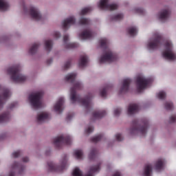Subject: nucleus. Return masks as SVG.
<instances>
[{"instance_id":"obj_1","label":"nucleus","mask_w":176,"mask_h":176,"mask_svg":"<svg viewBox=\"0 0 176 176\" xmlns=\"http://www.w3.org/2000/svg\"><path fill=\"white\" fill-rule=\"evenodd\" d=\"M76 73H70L65 77V81L70 82L73 85L70 89V100L72 103L78 102L82 104L87 110H89L91 105L92 95L89 94L84 99H82L79 95H76V90H80L82 88V83L80 81H76Z\"/></svg>"},{"instance_id":"obj_2","label":"nucleus","mask_w":176,"mask_h":176,"mask_svg":"<svg viewBox=\"0 0 176 176\" xmlns=\"http://www.w3.org/2000/svg\"><path fill=\"white\" fill-rule=\"evenodd\" d=\"M99 43L102 48H104L106 50V52L100 58L99 63L102 64L104 63H112L116 61L118 59L117 54L107 47L108 39L102 38L100 40Z\"/></svg>"},{"instance_id":"obj_3","label":"nucleus","mask_w":176,"mask_h":176,"mask_svg":"<svg viewBox=\"0 0 176 176\" xmlns=\"http://www.w3.org/2000/svg\"><path fill=\"white\" fill-rule=\"evenodd\" d=\"M148 127V121L144 119L141 121L135 120L132 122V126L130 129L131 134H141L142 136L146 135Z\"/></svg>"},{"instance_id":"obj_4","label":"nucleus","mask_w":176,"mask_h":176,"mask_svg":"<svg viewBox=\"0 0 176 176\" xmlns=\"http://www.w3.org/2000/svg\"><path fill=\"white\" fill-rule=\"evenodd\" d=\"M20 72V65H14L8 69V74L11 76V80L18 83L23 82L27 79V77L21 74Z\"/></svg>"},{"instance_id":"obj_5","label":"nucleus","mask_w":176,"mask_h":176,"mask_svg":"<svg viewBox=\"0 0 176 176\" xmlns=\"http://www.w3.org/2000/svg\"><path fill=\"white\" fill-rule=\"evenodd\" d=\"M43 96V92H42V91H38V92H35L34 94H30V95H29V101L33 108L38 109L42 107L41 99Z\"/></svg>"},{"instance_id":"obj_6","label":"nucleus","mask_w":176,"mask_h":176,"mask_svg":"<svg viewBox=\"0 0 176 176\" xmlns=\"http://www.w3.org/2000/svg\"><path fill=\"white\" fill-rule=\"evenodd\" d=\"M165 51L163 52V57L169 60H176V54L173 50V45L170 41H167L165 43Z\"/></svg>"},{"instance_id":"obj_7","label":"nucleus","mask_w":176,"mask_h":176,"mask_svg":"<svg viewBox=\"0 0 176 176\" xmlns=\"http://www.w3.org/2000/svg\"><path fill=\"white\" fill-rule=\"evenodd\" d=\"M164 38L162 36L158 33L154 34V38L148 42L147 47L148 50H154L157 49L163 43Z\"/></svg>"},{"instance_id":"obj_8","label":"nucleus","mask_w":176,"mask_h":176,"mask_svg":"<svg viewBox=\"0 0 176 176\" xmlns=\"http://www.w3.org/2000/svg\"><path fill=\"white\" fill-rule=\"evenodd\" d=\"M71 145L72 138L69 136H60L54 139V145L56 148H61L63 145Z\"/></svg>"},{"instance_id":"obj_9","label":"nucleus","mask_w":176,"mask_h":176,"mask_svg":"<svg viewBox=\"0 0 176 176\" xmlns=\"http://www.w3.org/2000/svg\"><path fill=\"white\" fill-rule=\"evenodd\" d=\"M100 165L101 164H98L97 165L91 166L88 172V174L85 176H94V174L95 173H98L100 171ZM72 176H83V175L79 168H76L72 173Z\"/></svg>"},{"instance_id":"obj_10","label":"nucleus","mask_w":176,"mask_h":176,"mask_svg":"<svg viewBox=\"0 0 176 176\" xmlns=\"http://www.w3.org/2000/svg\"><path fill=\"white\" fill-rule=\"evenodd\" d=\"M67 166V155H64L63 162L60 166H56L53 162H48V170L50 172H62Z\"/></svg>"},{"instance_id":"obj_11","label":"nucleus","mask_w":176,"mask_h":176,"mask_svg":"<svg viewBox=\"0 0 176 176\" xmlns=\"http://www.w3.org/2000/svg\"><path fill=\"white\" fill-rule=\"evenodd\" d=\"M151 83L149 78H144V77H137L136 86L138 92L141 93L142 90L145 89Z\"/></svg>"},{"instance_id":"obj_12","label":"nucleus","mask_w":176,"mask_h":176,"mask_svg":"<svg viewBox=\"0 0 176 176\" xmlns=\"http://www.w3.org/2000/svg\"><path fill=\"white\" fill-rule=\"evenodd\" d=\"M98 8L104 10H116L118 8V5L116 3L109 4V0H100L98 5Z\"/></svg>"},{"instance_id":"obj_13","label":"nucleus","mask_w":176,"mask_h":176,"mask_svg":"<svg viewBox=\"0 0 176 176\" xmlns=\"http://www.w3.org/2000/svg\"><path fill=\"white\" fill-rule=\"evenodd\" d=\"M30 16H32V19L37 21L42 20V16L36 8L30 7Z\"/></svg>"},{"instance_id":"obj_14","label":"nucleus","mask_w":176,"mask_h":176,"mask_svg":"<svg viewBox=\"0 0 176 176\" xmlns=\"http://www.w3.org/2000/svg\"><path fill=\"white\" fill-rule=\"evenodd\" d=\"M131 83V78H125L122 81V85L120 89V94L127 93L129 90V86Z\"/></svg>"},{"instance_id":"obj_15","label":"nucleus","mask_w":176,"mask_h":176,"mask_svg":"<svg viewBox=\"0 0 176 176\" xmlns=\"http://www.w3.org/2000/svg\"><path fill=\"white\" fill-rule=\"evenodd\" d=\"M75 23L76 19L74 16H69L63 21V29L67 30L71 25H74Z\"/></svg>"},{"instance_id":"obj_16","label":"nucleus","mask_w":176,"mask_h":176,"mask_svg":"<svg viewBox=\"0 0 176 176\" xmlns=\"http://www.w3.org/2000/svg\"><path fill=\"white\" fill-rule=\"evenodd\" d=\"M1 89L0 88V91ZM10 96V89H3V94H0V108H1L3 105V102L6 100Z\"/></svg>"},{"instance_id":"obj_17","label":"nucleus","mask_w":176,"mask_h":176,"mask_svg":"<svg viewBox=\"0 0 176 176\" xmlns=\"http://www.w3.org/2000/svg\"><path fill=\"white\" fill-rule=\"evenodd\" d=\"M63 104H64V98H59L58 100H57L56 103L54 106V110L58 113H62L63 111Z\"/></svg>"},{"instance_id":"obj_18","label":"nucleus","mask_w":176,"mask_h":176,"mask_svg":"<svg viewBox=\"0 0 176 176\" xmlns=\"http://www.w3.org/2000/svg\"><path fill=\"white\" fill-rule=\"evenodd\" d=\"M69 41V35L65 34L63 36V43L65 44V47L67 49H74L78 47V44L76 43H67Z\"/></svg>"},{"instance_id":"obj_19","label":"nucleus","mask_w":176,"mask_h":176,"mask_svg":"<svg viewBox=\"0 0 176 176\" xmlns=\"http://www.w3.org/2000/svg\"><path fill=\"white\" fill-rule=\"evenodd\" d=\"M140 110V107L138 104H136L135 103H132L129 105L127 109V113L128 115H133L134 113H136Z\"/></svg>"},{"instance_id":"obj_20","label":"nucleus","mask_w":176,"mask_h":176,"mask_svg":"<svg viewBox=\"0 0 176 176\" xmlns=\"http://www.w3.org/2000/svg\"><path fill=\"white\" fill-rule=\"evenodd\" d=\"M94 36V33L89 30H85L80 34H79V37L82 39H91Z\"/></svg>"},{"instance_id":"obj_21","label":"nucleus","mask_w":176,"mask_h":176,"mask_svg":"<svg viewBox=\"0 0 176 176\" xmlns=\"http://www.w3.org/2000/svg\"><path fill=\"white\" fill-rule=\"evenodd\" d=\"M88 62H89L88 56L85 54H83L80 56V58L78 60V67H85L87 66Z\"/></svg>"},{"instance_id":"obj_22","label":"nucleus","mask_w":176,"mask_h":176,"mask_svg":"<svg viewBox=\"0 0 176 176\" xmlns=\"http://www.w3.org/2000/svg\"><path fill=\"white\" fill-rule=\"evenodd\" d=\"M170 16L169 10H164L159 14V19L161 21L164 22L168 20Z\"/></svg>"},{"instance_id":"obj_23","label":"nucleus","mask_w":176,"mask_h":176,"mask_svg":"<svg viewBox=\"0 0 176 176\" xmlns=\"http://www.w3.org/2000/svg\"><path fill=\"white\" fill-rule=\"evenodd\" d=\"M50 118L49 113H41V114L37 116V123L41 124Z\"/></svg>"},{"instance_id":"obj_24","label":"nucleus","mask_w":176,"mask_h":176,"mask_svg":"<svg viewBox=\"0 0 176 176\" xmlns=\"http://www.w3.org/2000/svg\"><path fill=\"white\" fill-rule=\"evenodd\" d=\"M107 115V111L105 110H102L101 111H94L92 117L93 119L97 120L104 117Z\"/></svg>"},{"instance_id":"obj_25","label":"nucleus","mask_w":176,"mask_h":176,"mask_svg":"<svg viewBox=\"0 0 176 176\" xmlns=\"http://www.w3.org/2000/svg\"><path fill=\"white\" fill-rule=\"evenodd\" d=\"M12 170H18L19 174L21 175L25 170V166L17 162H15L14 164H12Z\"/></svg>"},{"instance_id":"obj_26","label":"nucleus","mask_w":176,"mask_h":176,"mask_svg":"<svg viewBox=\"0 0 176 176\" xmlns=\"http://www.w3.org/2000/svg\"><path fill=\"white\" fill-rule=\"evenodd\" d=\"M153 171L152 165L146 164L144 166V176H151V173Z\"/></svg>"},{"instance_id":"obj_27","label":"nucleus","mask_w":176,"mask_h":176,"mask_svg":"<svg viewBox=\"0 0 176 176\" xmlns=\"http://www.w3.org/2000/svg\"><path fill=\"white\" fill-rule=\"evenodd\" d=\"M110 87V85H106L105 87H104V88H102V89H101L100 92V96L102 98H107V91L109 90Z\"/></svg>"},{"instance_id":"obj_28","label":"nucleus","mask_w":176,"mask_h":176,"mask_svg":"<svg viewBox=\"0 0 176 176\" xmlns=\"http://www.w3.org/2000/svg\"><path fill=\"white\" fill-rule=\"evenodd\" d=\"M10 119V116L8 113H3V115L0 116V123H4L9 121Z\"/></svg>"},{"instance_id":"obj_29","label":"nucleus","mask_w":176,"mask_h":176,"mask_svg":"<svg viewBox=\"0 0 176 176\" xmlns=\"http://www.w3.org/2000/svg\"><path fill=\"white\" fill-rule=\"evenodd\" d=\"M127 33L131 36H135L138 34V29L136 27H130L127 28Z\"/></svg>"},{"instance_id":"obj_30","label":"nucleus","mask_w":176,"mask_h":176,"mask_svg":"<svg viewBox=\"0 0 176 176\" xmlns=\"http://www.w3.org/2000/svg\"><path fill=\"white\" fill-rule=\"evenodd\" d=\"M38 47H39V43H34V44L33 45H32V47H30V49H29V54H30L32 55L34 54L36 52Z\"/></svg>"},{"instance_id":"obj_31","label":"nucleus","mask_w":176,"mask_h":176,"mask_svg":"<svg viewBox=\"0 0 176 176\" xmlns=\"http://www.w3.org/2000/svg\"><path fill=\"white\" fill-rule=\"evenodd\" d=\"M52 46H53L52 40L50 39V40L45 41V50L47 52H50L52 49Z\"/></svg>"},{"instance_id":"obj_32","label":"nucleus","mask_w":176,"mask_h":176,"mask_svg":"<svg viewBox=\"0 0 176 176\" xmlns=\"http://www.w3.org/2000/svg\"><path fill=\"white\" fill-rule=\"evenodd\" d=\"M164 161L162 160H159L157 162L155 163V170L157 171H160L163 168L164 166Z\"/></svg>"},{"instance_id":"obj_33","label":"nucleus","mask_w":176,"mask_h":176,"mask_svg":"<svg viewBox=\"0 0 176 176\" xmlns=\"http://www.w3.org/2000/svg\"><path fill=\"white\" fill-rule=\"evenodd\" d=\"M78 23L80 25H89L90 24V20L87 18L81 17Z\"/></svg>"},{"instance_id":"obj_34","label":"nucleus","mask_w":176,"mask_h":176,"mask_svg":"<svg viewBox=\"0 0 176 176\" xmlns=\"http://www.w3.org/2000/svg\"><path fill=\"white\" fill-rule=\"evenodd\" d=\"M98 155V151L96 148H93L91 150L89 154V159L90 160H93L96 157V155Z\"/></svg>"},{"instance_id":"obj_35","label":"nucleus","mask_w":176,"mask_h":176,"mask_svg":"<svg viewBox=\"0 0 176 176\" xmlns=\"http://www.w3.org/2000/svg\"><path fill=\"white\" fill-rule=\"evenodd\" d=\"M74 155L78 160H82L83 157V152L81 150H76L74 151Z\"/></svg>"},{"instance_id":"obj_36","label":"nucleus","mask_w":176,"mask_h":176,"mask_svg":"<svg viewBox=\"0 0 176 176\" xmlns=\"http://www.w3.org/2000/svg\"><path fill=\"white\" fill-rule=\"evenodd\" d=\"M8 7L9 5L7 2L0 0V10L5 11L8 10Z\"/></svg>"},{"instance_id":"obj_37","label":"nucleus","mask_w":176,"mask_h":176,"mask_svg":"<svg viewBox=\"0 0 176 176\" xmlns=\"http://www.w3.org/2000/svg\"><path fill=\"white\" fill-rule=\"evenodd\" d=\"M93 8L92 7H87L83 9H82V10L80 12V15L82 16V15H85L87 13L90 12L91 11H92Z\"/></svg>"},{"instance_id":"obj_38","label":"nucleus","mask_w":176,"mask_h":176,"mask_svg":"<svg viewBox=\"0 0 176 176\" xmlns=\"http://www.w3.org/2000/svg\"><path fill=\"white\" fill-rule=\"evenodd\" d=\"M124 15L122 14H118L111 17V21H119L122 20Z\"/></svg>"},{"instance_id":"obj_39","label":"nucleus","mask_w":176,"mask_h":176,"mask_svg":"<svg viewBox=\"0 0 176 176\" xmlns=\"http://www.w3.org/2000/svg\"><path fill=\"white\" fill-rule=\"evenodd\" d=\"M102 138H103V135L99 134L98 135L91 138V141L94 143H97L99 141H100L102 139Z\"/></svg>"},{"instance_id":"obj_40","label":"nucleus","mask_w":176,"mask_h":176,"mask_svg":"<svg viewBox=\"0 0 176 176\" xmlns=\"http://www.w3.org/2000/svg\"><path fill=\"white\" fill-rule=\"evenodd\" d=\"M164 107L167 111H171L173 109V103L172 102H166Z\"/></svg>"},{"instance_id":"obj_41","label":"nucleus","mask_w":176,"mask_h":176,"mask_svg":"<svg viewBox=\"0 0 176 176\" xmlns=\"http://www.w3.org/2000/svg\"><path fill=\"white\" fill-rule=\"evenodd\" d=\"M157 98L160 100H164L166 97V94L164 91H161L157 95Z\"/></svg>"},{"instance_id":"obj_42","label":"nucleus","mask_w":176,"mask_h":176,"mask_svg":"<svg viewBox=\"0 0 176 176\" xmlns=\"http://www.w3.org/2000/svg\"><path fill=\"white\" fill-rule=\"evenodd\" d=\"M71 63H72V59H69L67 61H66V63L64 65V69H68L70 66H71Z\"/></svg>"},{"instance_id":"obj_43","label":"nucleus","mask_w":176,"mask_h":176,"mask_svg":"<svg viewBox=\"0 0 176 176\" xmlns=\"http://www.w3.org/2000/svg\"><path fill=\"white\" fill-rule=\"evenodd\" d=\"M120 113H121V109H120L119 107H118L117 109H115L113 111V114L115 116H119Z\"/></svg>"},{"instance_id":"obj_44","label":"nucleus","mask_w":176,"mask_h":176,"mask_svg":"<svg viewBox=\"0 0 176 176\" xmlns=\"http://www.w3.org/2000/svg\"><path fill=\"white\" fill-rule=\"evenodd\" d=\"M21 155V151H18L14 152V153H12V157L16 158V157H19Z\"/></svg>"},{"instance_id":"obj_45","label":"nucleus","mask_w":176,"mask_h":176,"mask_svg":"<svg viewBox=\"0 0 176 176\" xmlns=\"http://www.w3.org/2000/svg\"><path fill=\"white\" fill-rule=\"evenodd\" d=\"M116 139L117 141L120 142L123 140V138L121 134L116 135Z\"/></svg>"},{"instance_id":"obj_46","label":"nucleus","mask_w":176,"mask_h":176,"mask_svg":"<svg viewBox=\"0 0 176 176\" xmlns=\"http://www.w3.org/2000/svg\"><path fill=\"white\" fill-rule=\"evenodd\" d=\"M94 127L90 126V127L87 128V130H85V133H86L87 134H89V133H92V132L94 131Z\"/></svg>"},{"instance_id":"obj_47","label":"nucleus","mask_w":176,"mask_h":176,"mask_svg":"<svg viewBox=\"0 0 176 176\" xmlns=\"http://www.w3.org/2000/svg\"><path fill=\"white\" fill-rule=\"evenodd\" d=\"M136 12L140 14H144V10L143 8H137Z\"/></svg>"},{"instance_id":"obj_48","label":"nucleus","mask_w":176,"mask_h":176,"mask_svg":"<svg viewBox=\"0 0 176 176\" xmlns=\"http://www.w3.org/2000/svg\"><path fill=\"white\" fill-rule=\"evenodd\" d=\"M170 123H175L176 122V116H173L170 118L169 120Z\"/></svg>"},{"instance_id":"obj_49","label":"nucleus","mask_w":176,"mask_h":176,"mask_svg":"<svg viewBox=\"0 0 176 176\" xmlns=\"http://www.w3.org/2000/svg\"><path fill=\"white\" fill-rule=\"evenodd\" d=\"M54 37L56 38H58L60 37V34L59 32H54Z\"/></svg>"},{"instance_id":"obj_50","label":"nucleus","mask_w":176,"mask_h":176,"mask_svg":"<svg viewBox=\"0 0 176 176\" xmlns=\"http://www.w3.org/2000/svg\"><path fill=\"white\" fill-rule=\"evenodd\" d=\"M74 117V114H68L67 118H66V120L67 121L70 120L72 118Z\"/></svg>"},{"instance_id":"obj_51","label":"nucleus","mask_w":176,"mask_h":176,"mask_svg":"<svg viewBox=\"0 0 176 176\" xmlns=\"http://www.w3.org/2000/svg\"><path fill=\"white\" fill-rule=\"evenodd\" d=\"M52 62H53V59L50 58V59L47 60V65H50Z\"/></svg>"},{"instance_id":"obj_52","label":"nucleus","mask_w":176,"mask_h":176,"mask_svg":"<svg viewBox=\"0 0 176 176\" xmlns=\"http://www.w3.org/2000/svg\"><path fill=\"white\" fill-rule=\"evenodd\" d=\"M16 104L17 103H11V106H10V109L14 108Z\"/></svg>"},{"instance_id":"obj_53","label":"nucleus","mask_w":176,"mask_h":176,"mask_svg":"<svg viewBox=\"0 0 176 176\" xmlns=\"http://www.w3.org/2000/svg\"><path fill=\"white\" fill-rule=\"evenodd\" d=\"M6 137V134H3L1 136H0V141L2 140H4Z\"/></svg>"},{"instance_id":"obj_54","label":"nucleus","mask_w":176,"mask_h":176,"mask_svg":"<svg viewBox=\"0 0 176 176\" xmlns=\"http://www.w3.org/2000/svg\"><path fill=\"white\" fill-rule=\"evenodd\" d=\"M22 161H23V162H28L29 161L28 157H23V159H22Z\"/></svg>"},{"instance_id":"obj_55","label":"nucleus","mask_w":176,"mask_h":176,"mask_svg":"<svg viewBox=\"0 0 176 176\" xmlns=\"http://www.w3.org/2000/svg\"><path fill=\"white\" fill-rule=\"evenodd\" d=\"M113 176H121V174L119 172H116V173L113 174Z\"/></svg>"},{"instance_id":"obj_56","label":"nucleus","mask_w":176,"mask_h":176,"mask_svg":"<svg viewBox=\"0 0 176 176\" xmlns=\"http://www.w3.org/2000/svg\"><path fill=\"white\" fill-rule=\"evenodd\" d=\"M8 176H14V173L11 171V173H10V175Z\"/></svg>"}]
</instances>
